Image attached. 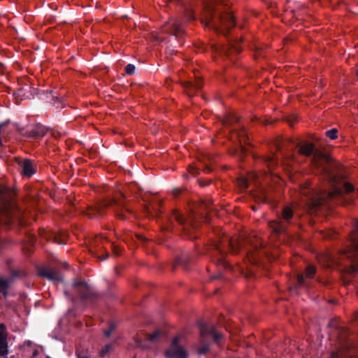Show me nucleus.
<instances>
[{"mask_svg": "<svg viewBox=\"0 0 358 358\" xmlns=\"http://www.w3.org/2000/svg\"><path fill=\"white\" fill-rule=\"evenodd\" d=\"M111 245L113 246V253L116 256H120L121 255L120 252V248L117 246L115 245L113 243H112Z\"/></svg>", "mask_w": 358, "mask_h": 358, "instance_id": "e433bc0d", "label": "nucleus"}, {"mask_svg": "<svg viewBox=\"0 0 358 358\" xmlns=\"http://www.w3.org/2000/svg\"><path fill=\"white\" fill-rule=\"evenodd\" d=\"M259 200L262 201L263 203H267L268 201V196L264 192H262L261 194L259 196Z\"/></svg>", "mask_w": 358, "mask_h": 358, "instance_id": "c9c22d12", "label": "nucleus"}, {"mask_svg": "<svg viewBox=\"0 0 358 358\" xmlns=\"http://www.w3.org/2000/svg\"><path fill=\"white\" fill-rule=\"evenodd\" d=\"M171 219L175 220L181 227V231H182L184 236L188 239L196 238V236L192 233V229H194V224L192 222L188 221L182 214L175 210L172 213Z\"/></svg>", "mask_w": 358, "mask_h": 358, "instance_id": "1a4fd4ad", "label": "nucleus"}, {"mask_svg": "<svg viewBox=\"0 0 358 358\" xmlns=\"http://www.w3.org/2000/svg\"><path fill=\"white\" fill-rule=\"evenodd\" d=\"M37 355H38V352L36 350L33 353V357L37 356Z\"/></svg>", "mask_w": 358, "mask_h": 358, "instance_id": "8fccbe9b", "label": "nucleus"}, {"mask_svg": "<svg viewBox=\"0 0 358 358\" xmlns=\"http://www.w3.org/2000/svg\"><path fill=\"white\" fill-rule=\"evenodd\" d=\"M355 229L349 235L348 244L341 252V255L349 261L350 264L346 266V273L350 278L358 271V220L354 223Z\"/></svg>", "mask_w": 358, "mask_h": 358, "instance_id": "20e7f679", "label": "nucleus"}, {"mask_svg": "<svg viewBox=\"0 0 358 358\" xmlns=\"http://www.w3.org/2000/svg\"><path fill=\"white\" fill-rule=\"evenodd\" d=\"M159 336V331H155L152 334L149 335L148 340L150 342H155L158 338Z\"/></svg>", "mask_w": 358, "mask_h": 358, "instance_id": "f704fd0d", "label": "nucleus"}, {"mask_svg": "<svg viewBox=\"0 0 358 358\" xmlns=\"http://www.w3.org/2000/svg\"><path fill=\"white\" fill-rule=\"evenodd\" d=\"M235 134L237 136V137L240 139V141H241L242 140L245 141L248 138L247 134L244 127L240 129L239 130H236Z\"/></svg>", "mask_w": 358, "mask_h": 358, "instance_id": "7c9ffc66", "label": "nucleus"}, {"mask_svg": "<svg viewBox=\"0 0 358 358\" xmlns=\"http://www.w3.org/2000/svg\"><path fill=\"white\" fill-rule=\"evenodd\" d=\"M356 75L358 77V69L356 70Z\"/></svg>", "mask_w": 358, "mask_h": 358, "instance_id": "5fc2aeb1", "label": "nucleus"}, {"mask_svg": "<svg viewBox=\"0 0 358 358\" xmlns=\"http://www.w3.org/2000/svg\"><path fill=\"white\" fill-rule=\"evenodd\" d=\"M198 325L201 337V342H203V340H205V338L209 335H212L213 341L215 343H218V341L222 338V334L216 331L215 325L208 326L203 322H199Z\"/></svg>", "mask_w": 358, "mask_h": 358, "instance_id": "ddd939ff", "label": "nucleus"}, {"mask_svg": "<svg viewBox=\"0 0 358 358\" xmlns=\"http://www.w3.org/2000/svg\"><path fill=\"white\" fill-rule=\"evenodd\" d=\"M169 31L179 41L180 37L185 34L183 27L177 22H173L169 25Z\"/></svg>", "mask_w": 358, "mask_h": 358, "instance_id": "4be33fe9", "label": "nucleus"}, {"mask_svg": "<svg viewBox=\"0 0 358 358\" xmlns=\"http://www.w3.org/2000/svg\"><path fill=\"white\" fill-rule=\"evenodd\" d=\"M338 129L336 128L326 131L325 135L331 140H334L338 137Z\"/></svg>", "mask_w": 358, "mask_h": 358, "instance_id": "c756f323", "label": "nucleus"}, {"mask_svg": "<svg viewBox=\"0 0 358 358\" xmlns=\"http://www.w3.org/2000/svg\"><path fill=\"white\" fill-rule=\"evenodd\" d=\"M73 286L76 288L83 302L95 303L101 297V294L98 293L94 287L85 280H76Z\"/></svg>", "mask_w": 358, "mask_h": 358, "instance_id": "0eeeda50", "label": "nucleus"}, {"mask_svg": "<svg viewBox=\"0 0 358 358\" xmlns=\"http://www.w3.org/2000/svg\"><path fill=\"white\" fill-rule=\"evenodd\" d=\"M124 241L128 245V247L131 249L134 246L132 241V233L131 231H127L123 235Z\"/></svg>", "mask_w": 358, "mask_h": 358, "instance_id": "c85d7f7f", "label": "nucleus"}, {"mask_svg": "<svg viewBox=\"0 0 358 358\" xmlns=\"http://www.w3.org/2000/svg\"><path fill=\"white\" fill-rule=\"evenodd\" d=\"M125 72L127 75H133L134 73V64H129L127 65Z\"/></svg>", "mask_w": 358, "mask_h": 358, "instance_id": "72a5a7b5", "label": "nucleus"}, {"mask_svg": "<svg viewBox=\"0 0 358 358\" xmlns=\"http://www.w3.org/2000/svg\"><path fill=\"white\" fill-rule=\"evenodd\" d=\"M10 358H14V356H12Z\"/></svg>", "mask_w": 358, "mask_h": 358, "instance_id": "4d7b16f0", "label": "nucleus"}, {"mask_svg": "<svg viewBox=\"0 0 358 358\" xmlns=\"http://www.w3.org/2000/svg\"><path fill=\"white\" fill-rule=\"evenodd\" d=\"M238 122V117L234 115H229L223 121L224 126L232 125L233 124Z\"/></svg>", "mask_w": 358, "mask_h": 358, "instance_id": "bb28decb", "label": "nucleus"}, {"mask_svg": "<svg viewBox=\"0 0 358 358\" xmlns=\"http://www.w3.org/2000/svg\"><path fill=\"white\" fill-rule=\"evenodd\" d=\"M182 85L189 96H193L195 94L196 91L201 90L203 87L202 82L200 80H196L194 82L184 81L182 83Z\"/></svg>", "mask_w": 358, "mask_h": 358, "instance_id": "a211bd4d", "label": "nucleus"}, {"mask_svg": "<svg viewBox=\"0 0 358 358\" xmlns=\"http://www.w3.org/2000/svg\"><path fill=\"white\" fill-rule=\"evenodd\" d=\"M191 18H192V15L189 17V19H191Z\"/></svg>", "mask_w": 358, "mask_h": 358, "instance_id": "6e6d98bb", "label": "nucleus"}, {"mask_svg": "<svg viewBox=\"0 0 358 358\" xmlns=\"http://www.w3.org/2000/svg\"><path fill=\"white\" fill-rule=\"evenodd\" d=\"M46 358H51V357H48V356Z\"/></svg>", "mask_w": 358, "mask_h": 358, "instance_id": "13d9d810", "label": "nucleus"}, {"mask_svg": "<svg viewBox=\"0 0 358 358\" xmlns=\"http://www.w3.org/2000/svg\"><path fill=\"white\" fill-rule=\"evenodd\" d=\"M132 358H134V357H132Z\"/></svg>", "mask_w": 358, "mask_h": 358, "instance_id": "bf43d9fd", "label": "nucleus"}, {"mask_svg": "<svg viewBox=\"0 0 358 358\" xmlns=\"http://www.w3.org/2000/svg\"><path fill=\"white\" fill-rule=\"evenodd\" d=\"M113 349L112 344H106L100 352V357H104L108 353H109Z\"/></svg>", "mask_w": 358, "mask_h": 358, "instance_id": "473e14b6", "label": "nucleus"}, {"mask_svg": "<svg viewBox=\"0 0 358 358\" xmlns=\"http://www.w3.org/2000/svg\"><path fill=\"white\" fill-rule=\"evenodd\" d=\"M117 329V324L114 322H108V329L103 330V334L106 337H110L113 332Z\"/></svg>", "mask_w": 358, "mask_h": 358, "instance_id": "cd10ccee", "label": "nucleus"}, {"mask_svg": "<svg viewBox=\"0 0 358 358\" xmlns=\"http://www.w3.org/2000/svg\"><path fill=\"white\" fill-rule=\"evenodd\" d=\"M8 333L6 326L3 323L0 324V355L4 358H7L8 351Z\"/></svg>", "mask_w": 358, "mask_h": 358, "instance_id": "2eb2a0df", "label": "nucleus"}, {"mask_svg": "<svg viewBox=\"0 0 358 358\" xmlns=\"http://www.w3.org/2000/svg\"><path fill=\"white\" fill-rule=\"evenodd\" d=\"M222 51L227 57H232L234 55L239 54L241 51V48L238 42H230L227 45L223 47Z\"/></svg>", "mask_w": 358, "mask_h": 358, "instance_id": "412c9836", "label": "nucleus"}, {"mask_svg": "<svg viewBox=\"0 0 358 358\" xmlns=\"http://www.w3.org/2000/svg\"><path fill=\"white\" fill-rule=\"evenodd\" d=\"M217 20L220 25L218 27L217 23L215 22V19L211 17L206 25L213 26L217 31L220 29V31L223 34L226 35L229 31V29L236 25L235 17L231 13H225L222 15H218Z\"/></svg>", "mask_w": 358, "mask_h": 358, "instance_id": "6e6552de", "label": "nucleus"}, {"mask_svg": "<svg viewBox=\"0 0 358 358\" xmlns=\"http://www.w3.org/2000/svg\"><path fill=\"white\" fill-rule=\"evenodd\" d=\"M343 285L345 286L349 285L350 284V282H351V280L350 279H348L345 277L343 278Z\"/></svg>", "mask_w": 358, "mask_h": 358, "instance_id": "79ce46f5", "label": "nucleus"}, {"mask_svg": "<svg viewBox=\"0 0 358 358\" xmlns=\"http://www.w3.org/2000/svg\"><path fill=\"white\" fill-rule=\"evenodd\" d=\"M203 170L205 172L208 173H210L213 171V168L210 165L205 164V166L203 167Z\"/></svg>", "mask_w": 358, "mask_h": 358, "instance_id": "ea45409f", "label": "nucleus"}, {"mask_svg": "<svg viewBox=\"0 0 358 358\" xmlns=\"http://www.w3.org/2000/svg\"><path fill=\"white\" fill-rule=\"evenodd\" d=\"M46 133L47 129L45 128V127L41 124H38L36 126H34L31 129L27 130L22 134L27 138H38L43 137Z\"/></svg>", "mask_w": 358, "mask_h": 358, "instance_id": "f3484780", "label": "nucleus"}, {"mask_svg": "<svg viewBox=\"0 0 358 358\" xmlns=\"http://www.w3.org/2000/svg\"><path fill=\"white\" fill-rule=\"evenodd\" d=\"M90 251L93 256H94L101 261L106 259L109 256L108 252L105 250L103 247L100 248L99 245L97 249L93 250L92 248H91Z\"/></svg>", "mask_w": 358, "mask_h": 358, "instance_id": "b1692460", "label": "nucleus"}, {"mask_svg": "<svg viewBox=\"0 0 358 358\" xmlns=\"http://www.w3.org/2000/svg\"><path fill=\"white\" fill-rule=\"evenodd\" d=\"M64 294H65V295H66V296H68V295H69V294H68V292H67V291H66V292H64Z\"/></svg>", "mask_w": 358, "mask_h": 358, "instance_id": "864d4df0", "label": "nucleus"}, {"mask_svg": "<svg viewBox=\"0 0 358 358\" xmlns=\"http://www.w3.org/2000/svg\"><path fill=\"white\" fill-rule=\"evenodd\" d=\"M122 199H117L116 198H108L104 199L100 203V206L98 209V213L101 214V209L104 208L111 207L114 208V210L116 213V216L122 220H124L127 217V215L123 212V210H125L127 213L132 214V210L129 208V199L128 198L129 196H127L124 193L121 194Z\"/></svg>", "mask_w": 358, "mask_h": 358, "instance_id": "423d86ee", "label": "nucleus"}, {"mask_svg": "<svg viewBox=\"0 0 358 358\" xmlns=\"http://www.w3.org/2000/svg\"><path fill=\"white\" fill-rule=\"evenodd\" d=\"M3 87L6 89V92H7L8 93H10V88L8 87H6V86H3Z\"/></svg>", "mask_w": 358, "mask_h": 358, "instance_id": "de8ad7c7", "label": "nucleus"}, {"mask_svg": "<svg viewBox=\"0 0 358 358\" xmlns=\"http://www.w3.org/2000/svg\"><path fill=\"white\" fill-rule=\"evenodd\" d=\"M296 148L301 155L311 157L321 178L331 187V190L317 192L311 188H304L301 194L307 198L306 206L310 213H315L321 206L335 202L344 204L345 194L354 192L355 187L346 181L348 173L344 166L322 150L315 148L313 143L300 141Z\"/></svg>", "mask_w": 358, "mask_h": 358, "instance_id": "f257e3e1", "label": "nucleus"}, {"mask_svg": "<svg viewBox=\"0 0 358 358\" xmlns=\"http://www.w3.org/2000/svg\"><path fill=\"white\" fill-rule=\"evenodd\" d=\"M135 237H136V238H138V239H139V240H141L142 241H146V239L144 238L142 236L138 235L136 234L135 235Z\"/></svg>", "mask_w": 358, "mask_h": 358, "instance_id": "a18cd8bd", "label": "nucleus"}, {"mask_svg": "<svg viewBox=\"0 0 358 358\" xmlns=\"http://www.w3.org/2000/svg\"><path fill=\"white\" fill-rule=\"evenodd\" d=\"M296 122V118L294 116L287 117V122L291 127L294 126V124Z\"/></svg>", "mask_w": 358, "mask_h": 358, "instance_id": "4c0bfd02", "label": "nucleus"}, {"mask_svg": "<svg viewBox=\"0 0 358 358\" xmlns=\"http://www.w3.org/2000/svg\"><path fill=\"white\" fill-rule=\"evenodd\" d=\"M182 190L180 188H174L172 191L174 197L178 196L182 193Z\"/></svg>", "mask_w": 358, "mask_h": 358, "instance_id": "58836bf2", "label": "nucleus"}, {"mask_svg": "<svg viewBox=\"0 0 358 358\" xmlns=\"http://www.w3.org/2000/svg\"><path fill=\"white\" fill-rule=\"evenodd\" d=\"M0 224L6 229L24 225L15 189L2 182H0Z\"/></svg>", "mask_w": 358, "mask_h": 358, "instance_id": "f03ea898", "label": "nucleus"}, {"mask_svg": "<svg viewBox=\"0 0 358 358\" xmlns=\"http://www.w3.org/2000/svg\"><path fill=\"white\" fill-rule=\"evenodd\" d=\"M135 342H136V347L137 345H139V342L136 339L135 340Z\"/></svg>", "mask_w": 358, "mask_h": 358, "instance_id": "603ef678", "label": "nucleus"}, {"mask_svg": "<svg viewBox=\"0 0 358 358\" xmlns=\"http://www.w3.org/2000/svg\"><path fill=\"white\" fill-rule=\"evenodd\" d=\"M88 216H89L90 218H92V217H94V215H92V213H89V214H88Z\"/></svg>", "mask_w": 358, "mask_h": 358, "instance_id": "3c124183", "label": "nucleus"}, {"mask_svg": "<svg viewBox=\"0 0 358 358\" xmlns=\"http://www.w3.org/2000/svg\"><path fill=\"white\" fill-rule=\"evenodd\" d=\"M48 241L53 243L64 245L66 243L67 234L65 232H52L46 238Z\"/></svg>", "mask_w": 358, "mask_h": 358, "instance_id": "aec40b11", "label": "nucleus"}, {"mask_svg": "<svg viewBox=\"0 0 358 358\" xmlns=\"http://www.w3.org/2000/svg\"><path fill=\"white\" fill-rule=\"evenodd\" d=\"M136 187V203L137 202H140L139 198L145 202V208L149 213H152L151 212V208L154 210V213L155 216H158L161 211L159 209V206H160V201H156V204L157 206H155V203H150V194L148 192H143V191L138 187L137 183L135 185Z\"/></svg>", "mask_w": 358, "mask_h": 358, "instance_id": "f8f14e48", "label": "nucleus"}, {"mask_svg": "<svg viewBox=\"0 0 358 358\" xmlns=\"http://www.w3.org/2000/svg\"><path fill=\"white\" fill-rule=\"evenodd\" d=\"M210 182L208 181V182H200V185L201 186H206L208 185Z\"/></svg>", "mask_w": 358, "mask_h": 358, "instance_id": "49530a36", "label": "nucleus"}, {"mask_svg": "<svg viewBox=\"0 0 358 358\" xmlns=\"http://www.w3.org/2000/svg\"><path fill=\"white\" fill-rule=\"evenodd\" d=\"M317 272V267L313 264H308L305 268L304 274L297 275V282L300 286L307 285L306 280L313 279Z\"/></svg>", "mask_w": 358, "mask_h": 358, "instance_id": "4468645a", "label": "nucleus"}, {"mask_svg": "<svg viewBox=\"0 0 358 358\" xmlns=\"http://www.w3.org/2000/svg\"><path fill=\"white\" fill-rule=\"evenodd\" d=\"M38 275L41 277L47 278L48 280L54 282L59 281L61 279L59 272L54 269L42 268L39 270Z\"/></svg>", "mask_w": 358, "mask_h": 358, "instance_id": "6ab92c4d", "label": "nucleus"}, {"mask_svg": "<svg viewBox=\"0 0 358 358\" xmlns=\"http://www.w3.org/2000/svg\"><path fill=\"white\" fill-rule=\"evenodd\" d=\"M260 160L265 164L271 171L278 164V158L274 154L261 157Z\"/></svg>", "mask_w": 358, "mask_h": 358, "instance_id": "5701e85b", "label": "nucleus"}, {"mask_svg": "<svg viewBox=\"0 0 358 358\" xmlns=\"http://www.w3.org/2000/svg\"><path fill=\"white\" fill-rule=\"evenodd\" d=\"M203 342H203L201 341V343H202V346L197 349V353L199 355H205L206 352L209 351L210 349L209 345L208 343H203Z\"/></svg>", "mask_w": 358, "mask_h": 358, "instance_id": "2f4dec72", "label": "nucleus"}, {"mask_svg": "<svg viewBox=\"0 0 358 358\" xmlns=\"http://www.w3.org/2000/svg\"><path fill=\"white\" fill-rule=\"evenodd\" d=\"M22 92H23L22 89H19L17 90V92L13 93V95L15 96H24V94H22Z\"/></svg>", "mask_w": 358, "mask_h": 358, "instance_id": "a19ab883", "label": "nucleus"}, {"mask_svg": "<svg viewBox=\"0 0 358 358\" xmlns=\"http://www.w3.org/2000/svg\"><path fill=\"white\" fill-rule=\"evenodd\" d=\"M192 257L187 255H182L176 258V264L182 266L185 269H188V264L191 262Z\"/></svg>", "mask_w": 358, "mask_h": 358, "instance_id": "393cba45", "label": "nucleus"}, {"mask_svg": "<svg viewBox=\"0 0 358 358\" xmlns=\"http://www.w3.org/2000/svg\"><path fill=\"white\" fill-rule=\"evenodd\" d=\"M14 161L17 164L18 171L23 177L29 178L36 173V166L33 160L15 157Z\"/></svg>", "mask_w": 358, "mask_h": 358, "instance_id": "9d476101", "label": "nucleus"}, {"mask_svg": "<svg viewBox=\"0 0 358 358\" xmlns=\"http://www.w3.org/2000/svg\"><path fill=\"white\" fill-rule=\"evenodd\" d=\"M125 144L127 146H132V143H129L127 141H125Z\"/></svg>", "mask_w": 358, "mask_h": 358, "instance_id": "09e8293b", "label": "nucleus"}, {"mask_svg": "<svg viewBox=\"0 0 358 358\" xmlns=\"http://www.w3.org/2000/svg\"><path fill=\"white\" fill-rule=\"evenodd\" d=\"M180 338L176 336L171 341V346L164 352L166 358H187L188 352L180 345Z\"/></svg>", "mask_w": 358, "mask_h": 358, "instance_id": "9b49d317", "label": "nucleus"}, {"mask_svg": "<svg viewBox=\"0 0 358 358\" xmlns=\"http://www.w3.org/2000/svg\"><path fill=\"white\" fill-rule=\"evenodd\" d=\"M76 355L78 358H89L87 356L80 352H76Z\"/></svg>", "mask_w": 358, "mask_h": 358, "instance_id": "37998d69", "label": "nucleus"}, {"mask_svg": "<svg viewBox=\"0 0 358 358\" xmlns=\"http://www.w3.org/2000/svg\"><path fill=\"white\" fill-rule=\"evenodd\" d=\"M18 275V273L15 271L12 272L11 276L9 278H5L0 276V298L6 299L8 295V289L13 278Z\"/></svg>", "mask_w": 358, "mask_h": 358, "instance_id": "dca6fc26", "label": "nucleus"}, {"mask_svg": "<svg viewBox=\"0 0 358 358\" xmlns=\"http://www.w3.org/2000/svg\"><path fill=\"white\" fill-rule=\"evenodd\" d=\"M297 217L294 215V210L289 206L282 208L281 212L278 214L277 219L270 222V227L278 234L287 231L289 227L295 224Z\"/></svg>", "mask_w": 358, "mask_h": 358, "instance_id": "39448f33", "label": "nucleus"}, {"mask_svg": "<svg viewBox=\"0 0 358 358\" xmlns=\"http://www.w3.org/2000/svg\"><path fill=\"white\" fill-rule=\"evenodd\" d=\"M243 243L238 240L223 234L217 239L212 241L204 247L205 252H199V255L206 254L211 262L215 264L220 268L231 269V266L225 259L228 252L232 255L238 254Z\"/></svg>", "mask_w": 358, "mask_h": 358, "instance_id": "7ed1b4c3", "label": "nucleus"}, {"mask_svg": "<svg viewBox=\"0 0 358 358\" xmlns=\"http://www.w3.org/2000/svg\"><path fill=\"white\" fill-rule=\"evenodd\" d=\"M48 94L50 96H48L47 98H50V100L49 101H52L53 104L55 106L56 108H59L64 107V105L62 103V97H59L57 96L52 94V92H50L49 93H48Z\"/></svg>", "mask_w": 358, "mask_h": 358, "instance_id": "a878e982", "label": "nucleus"}, {"mask_svg": "<svg viewBox=\"0 0 358 358\" xmlns=\"http://www.w3.org/2000/svg\"><path fill=\"white\" fill-rule=\"evenodd\" d=\"M222 275V274L220 272H219L217 274L212 276V279H219V278H221Z\"/></svg>", "mask_w": 358, "mask_h": 358, "instance_id": "c03bdc74", "label": "nucleus"}]
</instances>
